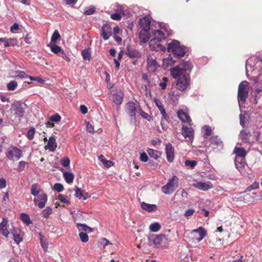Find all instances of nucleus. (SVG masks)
<instances>
[{
	"label": "nucleus",
	"mask_w": 262,
	"mask_h": 262,
	"mask_svg": "<svg viewBox=\"0 0 262 262\" xmlns=\"http://www.w3.org/2000/svg\"><path fill=\"white\" fill-rule=\"evenodd\" d=\"M50 120L52 122H58L60 121L61 117L59 114H55L50 117Z\"/></svg>",
	"instance_id": "603ef678"
},
{
	"label": "nucleus",
	"mask_w": 262,
	"mask_h": 262,
	"mask_svg": "<svg viewBox=\"0 0 262 262\" xmlns=\"http://www.w3.org/2000/svg\"><path fill=\"white\" fill-rule=\"evenodd\" d=\"M11 230H12V227L10 228L7 219L3 218L2 222L0 223V232L4 236L8 237Z\"/></svg>",
	"instance_id": "9b49d317"
},
{
	"label": "nucleus",
	"mask_w": 262,
	"mask_h": 262,
	"mask_svg": "<svg viewBox=\"0 0 262 262\" xmlns=\"http://www.w3.org/2000/svg\"><path fill=\"white\" fill-rule=\"evenodd\" d=\"M81 241L83 243H86L89 241V236L88 234L83 232H80L79 234Z\"/></svg>",
	"instance_id": "09e8293b"
},
{
	"label": "nucleus",
	"mask_w": 262,
	"mask_h": 262,
	"mask_svg": "<svg viewBox=\"0 0 262 262\" xmlns=\"http://www.w3.org/2000/svg\"><path fill=\"white\" fill-rule=\"evenodd\" d=\"M147 152L148 155L151 158H152L156 160L159 158L161 156V153L160 151L156 150H154L153 149L148 148L147 150Z\"/></svg>",
	"instance_id": "2f4dec72"
},
{
	"label": "nucleus",
	"mask_w": 262,
	"mask_h": 262,
	"mask_svg": "<svg viewBox=\"0 0 262 262\" xmlns=\"http://www.w3.org/2000/svg\"><path fill=\"white\" fill-rule=\"evenodd\" d=\"M240 137L244 142H247L249 141L250 137V133L245 130L241 131L239 134Z\"/></svg>",
	"instance_id": "c9c22d12"
},
{
	"label": "nucleus",
	"mask_w": 262,
	"mask_h": 262,
	"mask_svg": "<svg viewBox=\"0 0 262 262\" xmlns=\"http://www.w3.org/2000/svg\"><path fill=\"white\" fill-rule=\"evenodd\" d=\"M234 153L239 159H243L246 156V152L244 148L239 147H235L234 149Z\"/></svg>",
	"instance_id": "c85d7f7f"
},
{
	"label": "nucleus",
	"mask_w": 262,
	"mask_h": 262,
	"mask_svg": "<svg viewBox=\"0 0 262 262\" xmlns=\"http://www.w3.org/2000/svg\"><path fill=\"white\" fill-rule=\"evenodd\" d=\"M211 143L212 144L218 145L221 143V142L216 137H212L211 139Z\"/></svg>",
	"instance_id": "0e129e2a"
},
{
	"label": "nucleus",
	"mask_w": 262,
	"mask_h": 262,
	"mask_svg": "<svg viewBox=\"0 0 262 262\" xmlns=\"http://www.w3.org/2000/svg\"><path fill=\"white\" fill-rule=\"evenodd\" d=\"M52 213V209L49 207H46L43 210H42V216L44 218H48L49 215Z\"/></svg>",
	"instance_id": "c03bdc74"
},
{
	"label": "nucleus",
	"mask_w": 262,
	"mask_h": 262,
	"mask_svg": "<svg viewBox=\"0 0 262 262\" xmlns=\"http://www.w3.org/2000/svg\"><path fill=\"white\" fill-rule=\"evenodd\" d=\"M40 236V242L42 248L45 251H47L48 250V242H47L46 238L41 234H39Z\"/></svg>",
	"instance_id": "4c0bfd02"
},
{
	"label": "nucleus",
	"mask_w": 262,
	"mask_h": 262,
	"mask_svg": "<svg viewBox=\"0 0 262 262\" xmlns=\"http://www.w3.org/2000/svg\"><path fill=\"white\" fill-rule=\"evenodd\" d=\"M39 201H38V206L39 208L42 209L46 206L47 201V195L45 193H42L38 196Z\"/></svg>",
	"instance_id": "cd10ccee"
},
{
	"label": "nucleus",
	"mask_w": 262,
	"mask_h": 262,
	"mask_svg": "<svg viewBox=\"0 0 262 262\" xmlns=\"http://www.w3.org/2000/svg\"><path fill=\"white\" fill-rule=\"evenodd\" d=\"M70 160L69 158L68 157L64 158L61 161V164H62V165L66 167H68L70 165Z\"/></svg>",
	"instance_id": "680f3d73"
},
{
	"label": "nucleus",
	"mask_w": 262,
	"mask_h": 262,
	"mask_svg": "<svg viewBox=\"0 0 262 262\" xmlns=\"http://www.w3.org/2000/svg\"><path fill=\"white\" fill-rule=\"evenodd\" d=\"M17 86V83L15 81H11L7 84L9 91H14Z\"/></svg>",
	"instance_id": "a18cd8bd"
},
{
	"label": "nucleus",
	"mask_w": 262,
	"mask_h": 262,
	"mask_svg": "<svg viewBox=\"0 0 262 262\" xmlns=\"http://www.w3.org/2000/svg\"><path fill=\"white\" fill-rule=\"evenodd\" d=\"M76 226L80 232L84 231L88 233H91L92 232V229L91 227L88 226L86 224L77 223Z\"/></svg>",
	"instance_id": "7c9ffc66"
},
{
	"label": "nucleus",
	"mask_w": 262,
	"mask_h": 262,
	"mask_svg": "<svg viewBox=\"0 0 262 262\" xmlns=\"http://www.w3.org/2000/svg\"><path fill=\"white\" fill-rule=\"evenodd\" d=\"M99 160H100L103 165L105 166L106 167H110L112 166L113 163L111 161L106 160L104 158V156L102 155H100L98 157Z\"/></svg>",
	"instance_id": "a19ab883"
},
{
	"label": "nucleus",
	"mask_w": 262,
	"mask_h": 262,
	"mask_svg": "<svg viewBox=\"0 0 262 262\" xmlns=\"http://www.w3.org/2000/svg\"><path fill=\"white\" fill-rule=\"evenodd\" d=\"M12 230H11V233L13 236V239L14 242L18 244L20 242L23 241V237L20 235V230L18 228H15L13 225Z\"/></svg>",
	"instance_id": "412c9836"
},
{
	"label": "nucleus",
	"mask_w": 262,
	"mask_h": 262,
	"mask_svg": "<svg viewBox=\"0 0 262 262\" xmlns=\"http://www.w3.org/2000/svg\"><path fill=\"white\" fill-rule=\"evenodd\" d=\"M121 13H115L111 15V17L112 19L115 20H120L121 19Z\"/></svg>",
	"instance_id": "bf43d9fd"
},
{
	"label": "nucleus",
	"mask_w": 262,
	"mask_h": 262,
	"mask_svg": "<svg viewBox=\"0 0 262 262\" xmlns=\"http://www.w3.org/2000/svg\"><path fill=\"white\" fill-rule=\"evenodd\" d=\"M75 196L79 199L86 200L89 196L88 193L83 192V191L79 188L76 187L75 188Z\"/></svg>",
	"instance_id": "393cba45"
},
{
	"label": "nucleus",
	"mask_w": 262,
	"mask_h": 262,
	"mask_svg": "<svg viewBox=\"0 0 262 262\" xmlns=\"http://www.w3.org/2000/svg\"><path fill=\"white\" fill-rule=\"evenodd\" d=\"M149 30H141L139 33V39L142 42H146L149 39Z\"/></svg>",
	"instance_id": "5701e85b"
},
{
	"label": "nucleus",
	"mask_w": 262,
	"mask_h": 262,
	"mask_svg": "<svg viewBox=\"0 0 262 262\" xmlns=\"http://www.w3.org/2000/svg\"><path fill=\"white\" fill-rule=\"evenodd\" d=\"M164 27V28L162 27L161 30H156L153 32L154 37L149 42L150 48L152 50L166 51V43L164 41L165 35L162 29H164L168 35H169V33L168 28L165 26Z\"/></svg>",
	"instance_id": "f03ea898"
},
{
	"label": "nucleus",
	"mask_w": 262,
	"mask_h": 262,
	"mask_svg": "<svg viewBox=\"0 0 262 262\" xmlns=\"http://www.w3.org/2000/svg\"><path fill=\"white\" fill-rule=\"evenodd\" d=\"M95 8L94 7H90L89 8H86L84 10V14L87 15H90L94 14L95 12Z\"/></svg>",
	"instance_id": "3c124183"
},
{
	"label": "nucleus",
	"mask_w": 262,
	"mask_h": 262,
	"mask_svg": "<svg viewBox=\"0 0 262 262\" xmlns=\"http://www.w3.org/2000/svg\"><path fill=\"white\" fill-rule=\"evenodd\" d=\"M21 150L15 146L9 147L6 154V157L10 160L17 161L22 156Z\"/></svg>",
	"instance_id": "6e6552de"
},
{
	"label": "nucleus",
	"mask_w": 262,
	"mask_h": 262,
	"mask_svg": "<svg viewBox=\"0 0 262 262\" xmlns=\"http://www.w3.org/2000/svg\"><path fill=\"white\" fill-rule=\"evenodd\" d=\"M192 66L189 61H184L177 66L171 68L170 74L172 77L177 79L176 82V88L181 91H184L190 85V73Z\"/></svg>",
	"instance_id": "f257e3e1"
},
{
	"label": "nucleus",
	"mask_w": 262,
	"mask_h": 262,
	"mask_svg": "<svg viewBox=\"0 0 262 262\" xmlns=\"http://www.w3.org/2000/svg\"><path fill=\"white\" fill-rule=\"evenodd\" d=\"M86 129L90 133L94 134L95 133L94 127L90 122H88L86 123Z\"/></svg>",
	"instance_id": "338daca9"
},
{
	"label": "nucleus",
	"mask_w": 262,
	"mask_h": 262,
	"mask_svg": "<svg viewBox=\"0 0 262 262\" xmlns=\"http://www.w3.org/2000/svg\"><path fill=\"white\" fill-rule=\"evenodd\" d=\"M61 36H60V35L59 34L58 31L56 30L54 31V32H53L52 36H51V41L52 42H55L56 41H57V40L59 39L60 38Z\"/></svg>",
	"instance_id": "49530a36"
},
{
	"label": "nucleus",
	"mask_w": 262,
	"mask_h": 262,
	"mask_svg": "<svg viewBox=\"0 0 262 262\" xmlns=\"http://www.w3.org/2000/svg\"><path fill=\"white\" fill-rule=\"evenodd\" d=\"M126 112L127 114L129 116L132 120H136V108L135 103L133 101L128 102L126 104Z\"/></svg>",
	"instance_id": "ddd939ff"
},
{
	"label": "nucleus",
	"mask_w": 262,
	"mask_h": 262,
	"mask_svg": "<svg viewBox=\"0 0 262 262\" xmlns=\"http://www.w3.org/2000/svg\"><path fill=\"white\" fill-rule=\"evenodd\" d=\"M174 148L170 143L166 144L165 151L166 154V159L169 162H172L174 158Z\"/></svg>",
	"instance_id": "2eb2a0df"
},
{
	"label": "nucleus",
	"mask_w": 262,
	"mask_h": 262,
	"mask_svg": "<svg viewBox=\"0 0 262 262\" xmlns=\"http://www.w3.org/2000/svg\"><path fill=\"white\" fill-rule=\"evenodd\" d=\"M179 179L176 176H173L171 178L168 180L166 184L162 187V191L166 194H170L173 193L179 186Z\"/></svg>",
	"instance_id": "39448f33"
},
{
	"label": "nucleus",
	"mask_w": 262,
	"mask_h": 262,
	"mask_svg": "<svg viewBox=\"0 0 262 262\" xmlns=\"http://www.w3.org/2000/svg\"><path fill=\"white\" fill-rule=\"evenodd\" d=\"M161 229V225L159 223L155 222L151 224L149 226V229L152 232H158Z\"/></svg>",
	"instance_id": "37998d69"
},
{
	"label": "nucleus",
	"mask_w": 262,
	"mask_h": 262,
	"mask_svg": "<svg viewBox=\"0 0 262 262\" xmlns=\"http://www.w3.org/2000/svg\"><path fill=\"white\" fill-rule=\"evenodd\" d=\"M53 189L57 192H60L63 191V186L60 183H56L54 185Z\"/></svg>",
	"instance_id": "4d7b16f0"
},
{
	"label": "nucleus",
	"mask_w": 262,
	"mask_h": 262,
	"mask_svg": "<svg viewBox=\"0 0 262 262\" xmlns=\"http://www.w3.org/2000/svg\"><path fill=\"white\" fill-rule=\"evenodd\" d=\"M140 159L141 161L146 162L148 160V157L145 152H142L140 154Z\"/></svg>",
	"instance_id": "69168bd1"
},
{
	"label": "nucleus",
	"mask_w": 262,
	"mask_h": 262,
	"mask_svg": "<svg viewBox=\"0 0 262 262\" xmlns=\"http://www.w3.org/2000/svg\"><path fill=\"white\" fill-rule=\"evenodd\" d=\"M182 134L187 141L191 142L193 138V130L192 128L183 125L182 128Z\"/></svg>",
	"instance_id": "4468645a"
},
{
	"label": "nucleus",
	"mask_w": 262,
	"mask_h": 262,
	"mask_svg": "<svg viewBox=\"0 0 262 262\" xmlns=\"http://www.w3.org/2000/svg\"><path fill=\"white\" fill-rule=\"evenodd\" d=\"M160 67L154 56L149 55L147 57V69L149 72H154Z\"/></svg>",
	"instance_id": "1a4fd4ad"
},
{
	"label": "nucleus",
	"mask_w": 262,
	"mask_h": 262,
	"mask_svg": "<svg viewBox=\"0 0 262 262\" xmlns=\"http://www.w3.org/2000/svg\"><path fill=\"white\" fill-rule=\"evenodd\" d=\"M161 114L162 115V117L161 118V120L162 121V124H166V123L168 122V120L169 118L165 110L164 111V113L161 112Z\"/></svg>",
	"instance_id": "6e6d98bb"
},
{
	"label": "nucleus",
	"mask_w": 262,
	"mask_h": 262,
	"mask_svg": "<svg viewBox=\"0 0 262 262\" xmlns=\"http://www.w3.org/2000/svg\"><path fill=\"white\" fill-rule=\"evenodd\" d=\"M192 186L201 190L207 191L212 188V183L209 182L195 181Z\"/></svg>",
	"instance_id": "f8f14e48"
},
{
	"label": "nucleus",
	"mask_w": 262,
	"mask_h": 262,
	"mask_svg": "<svg viewBox=\"0 0 262 262\" xmlns=\"http://www.w3.org/2000/svg\"><path fill=\"white\" fill-rule=\"evenodd\" d=\"M20 219L21 220V221L27 226L32 224V222L31 221L29 215L26 213H21L20 214Z\"/></svg>",
	"instance_id": "72a5a7b5"
},
{
	"label": "nucleus",
	"mask_w": 262,
	"mask_h": 262,
	"mask_svg": "<svg viewBox=\"0 0 262 262\" xmlns=\"http://www.w3.org/2000/svg\"><path fill=\"white\" fill-rule=\"evenodd\" d=\"M112 100L116 104L120 105L123 100V94L121 92L114 94L112 95Z\"/></svg>",
	"instance_id": "b1692460"
},
{
	"label": "nucleus",
	"mask_w": 262,
	"mask_h": 262,
	"mask_svg": "<svg viewBox=\"0 0 262 262\" xmlns=\"http://www.w3.org/2000/svg\"><path fill=\"white\" fill-rule=\"evenodd\" d=\"M191 234L193 236V240L197 242L201 241L206 235L205 230L202 227L192 230Z\"/></svg>",
	"instance_id": "9d476101"
},
{
	"label": "nucleus",
	"mask_w": 262,
	"mask_h": 262,
	"mask_svg": "<svg viewBox=\"0 0 262 262\" xmlns=\"http://www.w3.org/2000/svg\"><path fill=\"white\" fill-rule=\"evenodd\" d=\"M115 7V8L114 9L115 11H116L118 13H120L124 15V7L123 6L119 4H116Z\"/></svg>",
	"instance_id": "5fc2aeb1"
},
{
	"label": "nucleus",
	"mask_w": 262,
	"mask_h": 262,
	"mask_svg": "<svg viewBox=\"0 0 262 262\" xmlns=\"http://www.w3.org/2000/svg\"><path fill=\"white\" fill-rule=\"evenodd\" d=\"M35 130L33 127H31L27 133L28 138L32 140L34 138Z\"/></svg>",
	"instance_id": "864d4df0"
},
{
	"label": "nucleus",
	"mask_w": 262,
	"mask_h": 262,
	"mask_svg": "<svg viewBox=\"0 0 262 262\" xmlns=\"http://www.w3.org/2000/svg\"><path fill=\"white\" fill-rule=\"evenodd\" d=\"M0 42H3L4 43V46L5 47H8L10 46H14L16 43V40L14 38L6 39L5 38H1Z\"/></svg>",
	"instance_id": "c756f323"
},
{
	"label": "nucleus",
	"mask_w": 262,
	"mask_h": 262,
	"mask_svg": "<svg viewBox=\"0 0 262 262\" xmlns=\"http://www.w3.org/2000/svg\"><path fill=\"white\" fill-rule=\"evenodd\" d=\"M100 244L104 247H105V246H107V245H108L110 244H111V243L109 242V241L108 239H107L106 238H102L101 239Z\"/></svg>",
	"instance_id": "774afa93"
},
{
	"label": "nucleus",
	"mask_w": 262,
	"mask_h": 262,
	"mask_svg": "<svg viewBox=\"0 0 262 262\" xmlns=\"http://www.w3.org/2000/svg\"><path fill=\"white\" fill-rule=\"evenodd\" d=\"M186 166H189L191 168H193L196 165V162L195 161L186 160L185 162Z\"/></svg>",
	"instance_id": "e2e57ef3"
},
{
	"label": "nucleus",
	"mask_w": 262,
	"mask_h": 262,
	"mask_svg": "<svg viewBox=\"0 0 262 262\" xmlns=\"http://www.w3.org/2000/svg\"><path fill=\"white\" fill-rule=\"evenodd\" d=\"M167 51L172 53L175 57L181 58L186 54V48L177 40H173L167 45Z\"/></svg>",
	"instance_id": "7ed1b4c3"
},
{
	"label": "nucleus",
	"mask_w": 262,
	"mask_h": 262,
	"mask_svg": "<svg viewBox=\"0 0 262 262\" xmlns=\"http://www.w3.org/2000/svg\"><path fill=\"white\" fill-rule=\"evenodd\" d=\"M101 35L104 40H107L112 35V30L110 26L104 25L101 30Z\"/></svg>",
	"instance_id": "a211bd4d"
},
{
	"label": "nucleus",
	"mask_w": 262,
	"mask_h": 262,
	"mask_svg": "<svg viewBox=\"0 0 262 262\" xmlns=\"http://www.w3.org/2000/svg\"><path fill=\"white\" fill-rule=\"evenodd\" d=\"M235 165L236 169L242 174H245V168L246 166L245 160L236 158L235 159Z\"/></svg>",
	"instance_id": "dca6fc26"
},
{
	"label": "nucleus",
	"mask_w": 262,
	"mask_h": 262,
	"mask_svg": "<svg viewBox=\"0 0 262 262\" xmlns=\"http://www.w3.org/2000/svg\"><path fill=\"white\" fill-rule=\"evenodd\" d=\"M163 65L166 67L171 66L176 62V61L173 59L171 55L168 56L167 58L163 59Z\"/></svg>",
	"instance_id": "f704fd0d"
},
{
	"label": "nucleus",
	"mask_w": 262,
	"mask_h": 262,
	"mask_svg": "<svg viewBox=\"0 0 262 262\" xmlns=\"http://www.w3.org/2000/svg\"><path fill=\"white\" fill-rule=\"evenodd\" d=\"M168 80V78L166 77H163L160 80L159 85L162 90L166 89Z\"/></svg>",
	"instance_id": "ea45409f"
},
{
	"label": "nucleus",
	"mask_w": 262,
	"mask_h": 262,
	"mask_svg": "<svg viewBox=\"0 0 262 262\" xmlns=\"http://www.w3.org/2000/svg\"><path fill=\"white\" fill-rule=\"evenodd\" d=\"M26 104L19 101L14 102L12 104L10 111L15 118H21L25 112Z\"/></svg>",
	"instance_id": "423d86ee"
},
{
	"label": "nucleus",
	"mask_w": 262,
	"mask_h": 262,
	"mask_svg": "<svg viewBox=\"0 0 262 262\" xmlns=\"http://www.w3.org/2000/svg\"><path fill=\"white\" fill-rule=\"evenodd\" d=\"M141 208L147 212H152L156 211L157 209V206L154 204H147L145 202L141 203Z\"/></svg>",
	"instance_id": "bb28decb"
},
{
	"label": "nucleus",
	"mask_w": 262,
	"mask_h": 262,
	"mask_svg": "<svg viewBox=\"0 0 262 262\" xmlns=\"http://www.w3.org/2000/svg\"><path fill=\"white\" fill-rule=\"evenodd\" d=\"M150 23L149 18L147 17H143L139 20V25L142 28V30H149Z\"/></svg>",
	"instance_id": "4be33fe9"
},
{
	"label": "nucleus",
	"mask_w": 262,
	"mask_h": 262,
	"mask_svg": "<svg viewBox=\"0 0 262 262\" xmlns=\"http://www.w3.org/2000/svg\"><path fill=\"white\" fill-rule=\"evenodd\" d=\"M154 102L156 106L158 108L159 110L160 111V113H164L165 108L161 101L159 99L155 98Z\"/></svg>",
	"instance_id": "79ce46f5"
},
{
	"label": "nucleus",
	"mask_w": 262,
	"mask_h": 262,
	"mask_svg": "<svg viewBox=\"0 0 262 262\" xmlns=\"http://www.w3.org/2000/svg\"><path fill=\"white\" fill-rule=\"evenodd\" d=\"M203 129L205 131L204 136L205 138H207L208 137L211 135L212 130L210 126L205 125L203 126Z\"/></svg>",
	"instance_id": "de8ad7c7"
},
{
	"label": "nucleus",
	"mask_w": 262,
	"mask_h": 262,
	"mask_svg": "<svg viewBox=\"0 0 262 262\" xmlns=\"http://www.w3.org/2000/svg\"><path fill=\"white\" fill-rule=\"evenodd\" d=\"M81 55L84 60H90L91 57L90 49L88 48L83 50L81 52Z\"/></svg>",
	"instance_id": "e433bc0d"
},
{
	"label": "nucleus",
	"mask_w": 262,
	"mask_h": 262,
	"mask_svg": "<svg viewBox=\"0 0 262 262\" xmlns=\"http://www.w3.org/2000/svg\"><path fill=\"white\" fill-rule=\"evenodd\" d=\"M126 54L130 58H139L141 56V53L138 50L129 49L127 48Z\"/></svg>",
	"instance_id": "a878e982"
},
{
	"label": "nucleus",
	"mask_w": 262,
	"mask_h": 262,
	"mask_svg": "<svg viewBox=\"0 0 262 262\" xmlns=\"http://www.w3.org/2000/svg\"><path fill=\"white\" fill-rule=\"evenodd\" d=\"M16 75L15 76L16 78H19L20 79H25L28 77V75L25 73V72L21 71H18L16 72Z\"/></svg>",
	"instance_id": "8fccbe9b"
},
{
	"label": "nucleus",
	"mask_w": 262,
	"mask_h": 262,
	"mask_svg": "<svg viewBox=\"0 0 262 262\" xmlns=\"http://www.w3.org/2000/svg\"><path fill=\"white\" fill-rule=\"evenodd\" d=\"M57 199L64 204H68L70 203V202L67 200V197L62 194H59L57 196Z\"/></svg>",
	"instance_id": "13d9d810"
},
{
	"label": "nucleus",
	"mask_w": 262,
	"mask_h": 262,
	"mask_svg": "<svg viewBox=\"0 0 262 262\" xmlns=\"http://www.w3.org/2000/svg\"><path fill=\"white\" fill-rule=\"evenodd\" d=\"M51 51L55 54L61 53V57L65 59H68V57L66 55L65 52L62 50V48L57 45H48Z\"/></svg>",
	"instance_id": "aec40b11"
},
{
	"label": "nucleus",
	"mask_w": 262,
	"mask_h": 262,
	"mask_svg": "<svg viewBox=\"0 0 262 262\" xmlns=\"http://www.w3.org/2000/svg\"><path fill=\"white\" fill-rule=\"evenodd\" d=\"M40 190L39 187L37 184H33L31 186V193L32 195L36 196L38 195Z\"/></svg>",
	"instance_id": "58836bf2"
},
{
	"label": "nucleus",
	"mask_w": 262,
	"mask_h": 262,
	"mask_svg": "<svg viewBox=\"0 0 262 262\" xmlns=\"http://www.w3.org/2000/svg\"><path fill=\"white\" fill-rule=\"evenodd\" d=\"M248 96V82L246 81H242L238 86L237 99L239 106L241 103H244Z\"/></svg>",
	"instance_id": "0eeeda50"
},
{
	"label": "nucleus",
	"mask_w": 262,
	"mask_h": 262,
	"mask_svg": "<svg viewBox=\"0 0 262 262\" xmlns=\"http://www.w3.org/2000/svg\"><path fill=\"white\" fill-rule=\"evenodd\" d=\"M63 176L67 183L71 184L73 183L74 179V175L73 173L70 172H65L63 173Z\"/></svg>",
	"instance_id": "473e14b6"
},
{
	"label": "nucleus",
	"mask_w": 262,
	"mask_h": 262,
	"mask_svg": "<svg viewBox=\"0 0 262 262\" xmlns=\"http://www.w3.org/2000/svg\"><path fill=\"white\" fill-rule=\"evenodd\" d=\"M150 245L155 248H163L168 246V238L164 234L152 235L148 237Z\"/></svg>",
	"instance_id": "20e7f679"
},
{
	"label": "nucleus",
	"mask_w": 262,
	"mask_h": 262,
	"mask_svg": "<svg viewBox=\"0 0 262 262\" xmlns=\"http://www.w3.org/2000/svg\"><path fill=\"white\" fill-rule=\"evenodd\" d=\"M194 213V210L193 209H189L185 211L184 213V216L188 218L190 216H191L193 213Z\"/></svg>",
	"instance_id": "052dcab7"
},
{
	"label": "nucleus",
	"mask_w": 262,
	"mask_h": 262,
	"mask_svg": "<svg viewBox=\"0 0 262 262\" xmlns=\"http://www.w3.org/2000/svg\"><path fill=\"white\" fill-rule=\"evenodd\" d=\"M57 143L56 142V138L55 136H52L49 138L48 144L45 146V149H48L51 152H54L55 151Z\"/></svg>",
	"instance_id": "6ab92c4d"
},
{
	"label": "nucleus",
	"mask_w": 262,
	"mask_h": 262,
	"mask_svg": "<svg viewBox=\"0 0 262 262\" xmlns=\"http://www.w3.org/2000/svg\"><path fill=\"white\" fill-rule=\"evenodd\" d=\"M177 116L182 122H187L190 125H191V120L186 111L183 110H179L177 112Z\"/></svg>",
	"instance_id": "f3484780"
}]
</instances>
